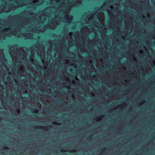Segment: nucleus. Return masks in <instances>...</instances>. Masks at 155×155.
<instances>
[{
    "label": "nucleus",
    "mask_w": 155,
    "mask_h": 155,
    "mask_svg": "<svg viewBox=\"0 0 155 155\" xmlns=\"http://www.w3.org/2000/svg\"><path fill=\"white\" fill-rule=\"evenodd\" d=\"M25 36L26 38L31 39H34V38L33 37V35L31 33H27Z\"/></svg>",
    "instance_id": "obj_7"
},
{
    "label": "nucleus",
    "mask_w": 155,
    "mask_h": 155,
    "mask_svg": "<svg viewBox=\"0 0 155 155\" xmlns=\"http://www.w3.org/2000/svg\"><path fill=\"white\" fill-rule=\"evenodd\" d=\"M35 112H36V113H37V112H38V110H35Z\"/></svg>",
    "instance_id": "obj_21"
},
{
    "label": "nucleus",
    "mask_w": 155,
    "mask_h": 155,
    "mask_svg": "<svg viewBox=\"0 0 155 155\" xmlns=\"http://www.w3.org/2000/svg\"><path fill=\"white\" fill-rule=\"evenodd\" d=\"M81 0H80V1H78V2H77L76 3L75 5L77 6L78 5L80 4L81 3Z\"/></svg>",
    "instance_id": "obj_12"
},
{
    "label": "nucleus",
    "mask_w": 155,
    "mask_h": 155,
    "mask_svg": "<svg viewBox=\"0 0 155 155\" xmlns=\"http://www.w3.org/2000/svg\"><path fill=\"white\" fill-rule=\"evenodd\" d=\"M71 7H66V9L67 12V14L65 15L64 18H63L64 20H66V21L68 23H70L72 21L73 19V16L71 15H68V12H69L71 9Z\"/></svg>",
    "instance_id": "obj_4"
},
{
    "label": "nucleus",
    "mask_w": 155,
    "mask_h": 155,
    "mask_svg": "<svg viewBox=\"0 0 155 155\" xmlns=\"http://www.w3.org/2000/svg\"><path fill=\"white\" fill-rule=\"evenodd\" d=\"M68 40L69 41V40H68ZM70 43L69 42V41L68 42V45H70Z\"/></svg>",
    "instance_id": "obj_22"
},
{
    "label": "nucleus",
    "mask_w": 155,
    "mask_h": 155,
    "mask_svg": "<svg viewBox=\"0 0 155 155\" xmlns=\"http://www.w3.org/2000/svg\"><path fill=\"white\" fill-rule=\"evenodd\" d=\"M72 83L73 84H74L75 83V81H73Z\"/></svg>",
    "instance_id": "obj_16"
},
{
    "label": "nucleus",
    "mask_w": 155,
    "mask_h": 155,
    "mask_svg": "<svg viewBox=\"0 0 155 155\" xmlns=\"http://www.w3.org/2000/svg\"><path fill=\"white\" fill-rule=\"evenodd\" d=\"M31 31L32 33L34 32V34H35V33H36L37 32V30H35L34 29H32Z\"/></svg>",
    "instance_id": "obj_13"
},
{
    "label": "nucleus",
    "mask_w": 155,
    "mask_h": 155,
    "mask_svg": "<svg viewBox=\"0 0 155 155\" xmlns=\"http://www.w3.org/2000/svg\"><path fill=\"white\" fill-rule=\"evenodd\" d=\"M95 14H94L93 15H91L90 18H89V21L90 22L92 20L93 17L94 16Z\"/></svg>",
    "instance_id": "obj_10"
},
{
    "label": "nucleus",
    "mask_w": 155,
    "mask_h": 155,
    "mask_svg": "<svg viewBox=\"0 0 155 155\" xmlns=\"http://www.w3.org/2000/svg\"><path fill=\"white\" fill-rule=\"evenodd\" d=\"M23 68H23V67H21V68H20V70H22V71L23 70H24V69H23Z\"/></svg>",
    "instance_id": "obj_15"
},
{
    "label": "nucleus",
    "mask_w": 155,
    "mask_h": 155,
    "mask_svg": "<svg viewBox=\"0 0 155 155\" xmlns=\"http://www.w3.org/2000/svg\"><path fill=\"white\" fill-rule=\"evenodd\" d=\"M66 63L67 64H68V63L67 60H66Z\"/></svg>",
    "instance_id": "obj_18"
},
{
    "label": "nucleus",
    "mask_w": 155,
    "mask_h": 155,
    "mask_svg": "<svg viewBox=\"0 0 155 155\" xmlns=\"http://www.w3.org/2000/svg\"><path fill=\"white\" fill-rule=\"evenodd\" d=\"M11 28H7L3 29L2 31V33L0 36V39H5L6 36H11L12 35L18 37H21L22 36L20 34V31L17 29H15L14 32H10Z\"/></svg>",
    "instance_id": "obj_1"
},
{
    "label": "nucleus",
    "mask_w": 155,
    "mask_h": 155,
    "mask_svg": "<svg viewBox=\"0 0 155 155\" xmlns=\"http://www.w3.org/2000/svg\"><path fill=\"white\" fill-rule=\"evenodd\" d=\"M16 46L15 45H13V46H11L10 47V51L9 53L11 55V56L12 57V53H15V52L16 51V50H17V48L16 47Z\"/></svg>",
    "instance_id": "obj_6"
},
{
    "label": "nucleus",
    "mask_w": 155,
    "mask_h": 155,
    "mask_svg": "<svg viewBox=\"0 0 155 155\" xmlns=\"http://www.w3.org/2000/svg\"><path fill=\"white\" fill-rule=\"evenodd\" d=\"M102 118L101 116H99L96 118V120L97 121H99L101 120Z\"/></svg>",
    "instance_id": "obj_11"
},
{
    "label": "nucleus",
    "mask_w": 155,
    "mask_h": 155,
    "mask_svg": "<svg viewBox=\"0 0 155 155\" xmlns=\"http://www.w3.org/2000/svg\"><path fill=\"white\" fill-rule=\"evenodd\" d=\"M59 18V16H58V18H57V17H56L54 19H53L52 20L50 21H49L48 22V24L49 25H54V27L53 29H54L56 26L58 25V21H60V22L61 21L63 20L62 17H59V19H58Z\"/></svg>",
    "instance_id": "obj_3"
},
{
    "label": "nucleus",
    "mask_w": 155,
    "mask_h": 155,
    "mask_svg": "<svg viewBox=\"0 0 155 155\" xmlns=\"http://www.w3.org/2000/svg\"><path fill=\"white\" fill-rule=\"evenodd\" d=\"M45 31V30H42L41 31H40V32H44Z\"/></svg>",
    "instance_id": "obj_20"
},
{
    "label": "nucleus",
    "mask_w": 155,
    "mask_h": 155,
    "mask_svg": "<svg viewBox=\"0 0 155 155\" xmlns=\"http://www.w3.org/2000/svg\"><path fill=\"white\" fill-rule=\"evenodd\" d=\"M97 24H98V23L97 24L95 22L94 23V25H97Z\"/></svg>",
    "instance_id": "obj_17"
},
{
    "label": "nucleus",
    "mask_w": 155,
    "mask_h": 155,
    "mask_svg": "<svg viewBox=\"0 0 155 155\" xmlns=\"http://www.w3.org/2000/svg\"><path fill=\"white\" fill-rule=\"evenodd\" d=\"M72 32H69V33L68 34V35L69 36V39L71 40L72 39Z\"/></svg>",
    "instance_id": "obj_9"
},
{
    "label": "nucleus",
    "mask_w": 155,
    "mask_h": 155,
    "mask_svg": "<svg viewBox=\"0 0 155 155\" xmlns=\"http://www.w3.org/2000/svg\"><path fill=\"white\" fill-rule=\"evenodd\" d=\"M110 8L112 9H113L114 8L113 6L112 5H110Z\"/></svg>",
    "instance_id": "obj_14"
},
{
    "label": "nucleus",
    "mask_w": 155,
    "mask_h": 155,
    "mask_svg": "<svg viewBox=\"0 0 155 155\" xmlns=\"http://www.w3.org/2000/svg\"><path fill=\"white\" fill-rule=\"evenodd\" d=\"M98 20L100 24L102 25H104V15L103 13H101L98 15Z\"/></svg>",
    "instance_id": "obj_5"
},
{
    "label": "nucleus",
    "mask_w": 155,
    "mask_h": 155,
    "mask_svg": "<svg viewBox=\"0 0 155 155\" xmlns=\"http://www.w3.org/2000/svg\"><path fill=\"white\" fill-rule=\"evenodd\" d=\"M47 11V9H45L42 11L39 12L38 14V16L39 18L40 22L42 23L45 21L46 18L50 17L51 16V14H46L45 13V12L46 13V12Z\"/></svg>",
    "instance_id": "obj_2"
},
{
    "label": "nucleus",
    "mask_w": 155,
    "mask_h": 155,
    "mask_svg": "<svg viewBox=\"0 0 155 155\" xmlns=\"http://www.w3.org/2000/svg\"><path fill=\"white\" fill-rule=\"evenodd\" d=\"M42 51H43V53H44L45 51H44V49H42Z\"/></svg>",
    "instance_id": "obj_19"
},
{
    "label": "nucleus",
    "mask_w": 155,
    "mask_h": 155,
    "mask_svg": "<svg viewBox=\"0 0 155 155\" xmlns=\"http://www.w3.org/2000/svg\"><path fill=\"white\" fill-rule=\"evenodd\" d=\"M61 152H64V151H63V150H61Z\"/></svg>",
    "instance_id": "obj_23"
},
{
    "label": "nucleus",
    "mask_w": 155,
    "mask_h": 155,
    "mask_svg": "<svg viewBox=\"0 0 155 155\" xmlns=\"http://www.w3.org/2000/svg\"><path fill=\"white\" fill-rule=\"evenodd\" d=\"M40 0H34L33 1V3L34 4H36L37 5H39L41 3H39Z\"/></svg>",
    "instance_id": "obj_8"
},
{
    "label": "nucleus",
    "mask_w": 155,
    "mask_h": 155,
    "mask_svg": "<svg viewBox=\"0 0 155 155\" xmlns=\"http://www.w3.org/2000/svg\"><path fill=\"white\" fill-rule=\"evenodd\" d=\"M33 54V52H31V54Z\"/></svg>",
    "instance_id": "obj_24"
},
{
    "label": "nucleus",
    "mask_w": 155,
    "mask_h": 155,
    "mask_svg": "<svg viewBox=\"0 0 155 155\" xmlns=\"http://www.w3.org/2000/svg\"><path fill=\"white\" fill-rule=\"evenodd\" d=\"M143 52V51H141V53H142Z\"/></svg>",
    "instance_id": "obj_25"
}]
</instances>
